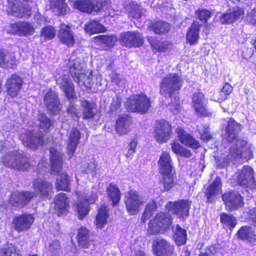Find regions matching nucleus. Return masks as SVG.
<instances>
[{"label": "nucleus", "mask_w": 256, "mask_h": 256, "mask_svg": "<svg viewBox=\"0 0 256 256\" xmlns=\"http://www.w3.org/2000/svg\"><path fill=\"white\" fill-rule=\"evenodd\" d=\"M200 28V26L198 22H194L189 28L186 38L187 42L190 45H194L197 43L199 38Z\"/></svg>", "instance_id": "nucleus-37"}, {"label": "nucleus", "mask_w": 256, "mask_h": 256, "mask_svg": "<svg viewBox=\"0 0 256 256\" xmlns=\"http://www.w3.org/2000/svg\"><path fill=\"white\" fill-rule=\"evenodd\" d=\"M96 198L97 196L96 194H92L90 196H85L84 200L78 202L76 209L79 219L82 220L86 216L89 210V204L94 203Z\"/></svg>", "instance_id": "nucleus-27"}, {"label": "nucleus", "mask_w": 256, "mask_h": 256, "mask_svg": "<svg viewBox=\"0 0 256 256\" xmlns=\"http://www.w3.org/2000/svg\"><path fill=\"white\" fill-rule=\"evenodd\" d=\"M212 12L206 9H200L198 12V19L204 23L207 22L208 20L212 16Z\"/></svg>", "instance_id": "nucleus-54"}, {"label": "nucleus", "mask_w": 256, "mask_h": 256, "mask_svg": "<svg viewBox=\"0 0 256 256\" xmlns=\"http://www.w3.org/2000/svg\"><path fill=\"white\" fill-rule=\"evenodd\" d=\"M172 223L170 215L162 212L158 214L154 219L150 220L148 232L150 234H156L168 229Z\"/></svg>", "instance_id": "nucleus-4"}, {"label": "nucleus", "mask_w": 256, "mask_h": 256, "mask_svg": "<svg viewBox=\"0 0 256 256\" xmlns=\"http://www.w3.org/2000/svg\"><path fill=\"white\" fill-rule=\"evenodd\" d=\"M157 206L154 202L152 201V202L148 204L144 212L142 214L141 220L143 222H144L146 220L150 218L153 214Z\"/></svg>", "instance_id": "nucleus-51"}, {"label": "nucleus", "mask_w": 256, "mask_h": 256, "mask_svg": "<svg viewBox=\"0 0 256 256\" xmlns=\"http://www.w3.org/2000/svg\"><path fill=\"white\" fill-rule=\"evenodd\" d=\"M108 216V212L106 206H101L98 210L96 216V226L102 229L107 223V218Z\"/></svg>", "instance_id": "nucleus-39"}, {"label": "nucleus", "mask_w": 256, "mask_h": 256, "mask_svg": "<svg viewBox=\"0 0 256 256\" xmlns=\"http://www.w3.org/2000/svg\"><path fill=\"white\" fill-rule=\"evenodd\" d=\"M50 160H63V154L54 148H52L50 150Z\"/></svg>", "instance_id": "nucleus-59"}, {"label": "nucleus", "mask_w": 256, "mask_h": 256, "mask_svg": "<svg viewBox=\"0 0 256 256\" xmlns=\"http://www.w3.org/2000/svg\"><path fill=\"white\" fill-rule=\"evenodd\" d=\"M80 106L82 108V116L84 119H90L94 117L96 114L95 104L88 100L81 101Z\"/></svg>", "instance_id": "nucleus-36"}, {"label": "nucleus", "mask_w": 256, "mask_h": 256, "mask_svg": "<svg viewBox=\"0 0 256 256\" xmlns=\"http://www.w3.org/2000/svg\"><path fill=\"white\" fill-rule=\"evenodd\" d=\"M77 239L78 245L83 248H88L93 246V238L89 230L82 226L78 232Z\"/></svg>", "instance_id": "nucleus-24"}, {"label": "nucleus", "mask_w": 256, "mask_h": 256, "mask_svg": "<svg viewBox=\"0 0 256 256\" xmlns=\"http://www.w3.org/2000/svg\"><path fill=\"white\" fill-rule=\"evenodd\" d=\"M224 90V86L222 87V90L220 92H216L212 96V98L214 101H216L219 102L220 104V106L222 108L221 105L222 102L224 101V98H222L223 94V90Z\"/></svg>", "instance_id": "nucleus-63"}, {"label": "nucleus", "mask_w": 256, "mask_h": 256, "mask_svg": "<svg viewBox=\"0 0 256 256\" xmlns=\"http://www.w3.org/2000/svg\"><path fill=\"white\" fill-rule=\"evenodd\" d=\"M8 31L13 34L20 36L32 35L35 31L33 26L28 22H18L10 24L8 28Z\"/></svg>", "instance_id": "nucleus-15"}, {"label": "nucleus", "mask_w": 256, "mask_h": 256, "mask_svg": "<svg viewBox=\"0 0 256 256\" xmlns=\"http://www.w3.org/2000/svg\"><path fill=\"white\" fill-rule=\"evenodd\" d=\"M242 127L240 124L237 122L232 118H230L225 128L226 134V140L232 142L237 139L239 132Z\"/></svg>", "instance_id": "nucleus-25"}, {"label": "nucleus", "mask_w": 256, "mask_h": 256, "mask_svg": "<svg viewBox=\"0 0 256 256\" xmlns=\"http://www.w3.org/2000/svg\"><path fill=\"white\" fill-rule=\"evenodd\" d=\"M16 65L14 56L0 49V66L3 68H12Z\"/></svg>", "instance_id": "nucleus-33"}, {"label": "nucleus", "mask_w": 256, "mask_h": 256, "mask_svg": "<svg viewBox=\"0 0 256 256\" xmlns=\"http://www.w3.org/2000/svg\"><path fill=\"white\" fill-rule=\"evenodd\" d=\"M230 155L234 158V160L237 158H245L246 160H250L253 158L252 152L248 149H246L241 152L240 148H234L230 149Z\"/></svg>", "instance_id": "nucleus-43"}, {"label": "nucleus", "mask_w": 256, "mask_h": 256, "mask_svg": "<svg viewBox=\"0 0 256 256\" xmlns=\"http://www.w3.org/2000/svg\"><path fill=\"white\" fill-rule=\"evenodd\" d=\"M85 72V70L82 68V63L80 60L76 58L72 61L70 66V73L74 80L78 82L80 78H82Z\"/></svg>", "instance_id": "nucleus-31"}, {"label": "nucleus", "mask_w": 256, "mask_h": 256, "mask_svg": "<svg viewBox=\"0 0 256 256\" xmlns=\"http://www.w3.org/2000/svg\"><path fill=\"white\" fill-rule=\"evenodd\" d=\"M58 37L60 40L68 46H72L74 43L73 34L70 28L66 25L62 24L58 32Z\"/></svg>", "instance_id": "nucleus-29"}, {"label": "nucleus", "mask_w": 256, "mask_h": 256, "mask_svg": "<svg viewBox=\"0 0 256 256\" xmlns=\"http://www.w3.org/2000/svg\"><path fill=\"white\" fill-rule=\"evenodd\" d=\"M80 139V132L79 130L76 128H72L69 132L66 147L69 158H72L74 156Z\"/></svg>", "instance_id": "nucleus-22"}, {"label": "nucleus", "mask_w": 256, "mask_h": 256, "mask_svg": "<svg viewBox=\"0 0 256 256\" xmlns=\"http://www.w3.org/2000/svg\"><path fill=\"white\" fill-rule=\"evenodd\" d=\"M41 36L45 40H50L54 38L56 36V30L54 27L49 26L43 28L41 30Z\"/></svg>", "instance_id": "nucleus-52"}, {"label": "nucleus", "mask_w": 256, "mask_h": 256, "mask_svg": "<svg viewBox=\"0 0 256 256\" xmlns=\"http://www.w3.org/2000/svg\"><path fill=\"white\" fill-rule=\"evenodd\" d=\"M3 164L12 168L25 170L30 166L29 161H2Z\"/></svg>", "instance_id": "nucleus-45"}, {"label": "nucleus", "mask_w": 256, "mask_h": 256, "mask_svg": "<svg viewBox=\"0 0 256 256\" xmlns=\"http://www.w3.org/2000/svg\"><path fill=\"white\" fill-rule=\"evenodd\" d=\"M126 106L131 112L145 114L151 106L150 99L143 94H134L128 99Z\"/></svg>", "instance_id": "nucleus-3"}, {"label": "nucleus", "mask_w": 256, "mask_h": 256, "mask_svg": "<svg viewBox=\"0 0 256 256\" xmlns=\"http://www.w3.org/2000/svg\"><path fill=\"white\" fill-rule=\"evenodd\" d=\"M37 120L39 122L40 128L44 132H48L52 124L51 120L44 113L39 114L37 116Z\"/></svg>", "instance_id": "nucleus-46"}, {"label": "nucleus", "mask_w": 256, "mask_h": 256, "mask_svg": "<svg viewBox=\"0 0 256 256\" xmlns=\"http://www.w3.org/2000/svg\"><path fill=\"white\" fill-rule=\"evenodd\" d=\"M144 11V10L140 6L136 5L132 8L130 15L134 18L138 19L141 18Z\"/></svg>", "instance_id": "nucleus-57"}, {"label": "nucleus", "mask_w": 256, "mask_h": 256, "mask_svg": "<svg viewBox=\"0 0 256 256\" xmlns=\"http://www.w3.org/2000/svg\"><path fill=\"white\" fill-rule=\"evenodd\" d=\"M8 154L10 157L14 158V159L12 158L10 160H20L24 158V152L22 150L10 152Z\"/></svg>", "instance_id": "nucleus-64"}, {"label": "nucleus", "mask_w": 256, "mask_h": 256, "mask_svg": "<svg viewBox=\"0 0 256 256\" xmlns=\"http://www.w3.org/2000/svg\"><path fill=\"white\" fill-rule=\"evenodd\" d=\"M36 196V194L29 191L16 192H13L9 198L10 204L17 208L25 206Z\"/></svg>", "instance_id": "nucleus-13"}, {"label": "nucleus", "mask_w": 256, "mask_h": 256, "mask_svg": "<svg viewBox=\"0 0 256 256\" xmlns=\"http://www.w3.org/2000/svg\"><path fill=\"white\" fill-rule=\"evenodd\" d=\"M121 102V98L118 97L114 98L111 104L110 110L112 112L118 111L120 106Z\"/></svg>", "instance_id": "nucleus-62"}, {"label": "nucleus", "mask_w": 256, "mask_h": 256, "mask_svg": "<svg viewBox=\"0 0 256 256\" xmlns=\"http://www.w3.org/2000/svg\"><path fill=\"white\" fill-rule=\"evenodd\" d=\"M236 235L242 240L252 243L256 242V232L252 226L246 225L241 226L237 231Z\"/></svg>", "instance_id": "nucleus-28"}, {"label": "nucleus", "mask_w": 256, "mask_h": 256, "mask_svg": "<svg viewBox=\"0 0 256 256\" xmlns=\"http://www.w3.org/2000/svg\"><path fill=\"white\" fill-rule=\"evenodd\" d=\"M116 130L120 134H127L130 130L131 118L128 114L119 117L116 122Z\"/></svg>", "instance_id": "nucleus-32"}, {"label": "nucleus", "mask_w": 256, "mask_h": 256, "mask_svg": "<svg viewBox=\"0 0 256 256\" xmlns=\"http://www.w3.org/2000/svg\"><path fill=\"white\" fill-rule=\"evenodd\" d=\"M176 242L178 245H182L186 243V230L177 225L175 232Z\"/></svg>", "instance_id": "nucleus-48"}, {"label": "nucleus", "mask_w": 256, "mask_h": 256, "mask_svg": "<svg viewBox=\"0 0 256 256\" xmlns=\"http://www.w3.org/2000/svg\"><path fill=\"white\" fill-rule=\"evenodd\" d=\"M244 14V10L240 8H238L228 14L225 13V24L234 22Z\"/></svg>", "instance_id": "nucleus-49"}, {"label": "nucleus", "mask_w": 256, "mask_h": 256, "mask_svg": "<svg viewBox=\"0 0 256 256\" xmlns=\"http://www.w3.org/2000/svg\"><path fill=\"white\" fill-rule=\"evenodd\" d=\"M222 184L219 177H216V179L209 186L205 191V196L207 198V202L212 203L216 199L218 198L221 196L222 200L224 201V194H222Z\"/></svg>", "instance_id": "nucleus-16"}, {"label": "nucleus", "mask_w": 256, "mask_h": 256, "mask_svg": "<svg viewBox=\"0 0 256 256\" xmlns=\"http://www.w3.org/2000/svg\"><path fill=\"white\" fill-rule=\"evenodd\" d=\"M120 44L126 47H140L144 43L142 34L138 31L122 32L118 38Z\"/></svg>", "instance_id": "nucleus-7"}, {"label": "nucleus", "mask_w": 256, "mask_h": 256, "mask_svg": "<svg viewBox=\"0 0 256 256\" xmlns=\"http://www.w3.org/2000/svg\"><path fill=\"white\" fill-rule=\"evenodd\" d=\"M60 244L58 241L56 240L50 244L49 250L54 255H56L60 251Z\"/></svg>", "instance_id": "nucleus-60"}, {"label": "nucleus", "mask_w": 256, "mask_h": 256, "mask_svg": "<svg viewBox=\"0 0 256 256\" xmlns=\"http://www.w3.org/2000/svg\"><path fill=\"white\" fill-rule=\"evenodd\" d=\"M0 256H22L20 250L12 244H8L0 250ZM29 256H38V254Z\"/></svg>", "instance_id": "nucleus-44"}, {"label": "nucleus", "mask_w": 256, "mask_h": 256, "mask_svg": "<svg viewBox=\"0 0 256 256\" xmlns=\"http://www.w3.org/2000/svg\"><path fill=\"white\" fill-rule=\"evenodd\" d=\"M243 197L238 192L225 193V206L228 210H237L244 206Z\"/></svg>", "instance_id": "nucleus-19"}, {"label": "nucleus", "mask_w": 256, "mask_h": 256, "mask_svg": "<svg viewBox=\"0 0 256 256\" xmlns=\"http://www.w3.org/2000/svg\"><path fill=\"white\" fill-rule=\"evenodd\" d=\"M20 138L23 144L32 149H37L39 146L44 144V137L40 132L28 130L21 134Z\"/></svg>", "instance_id": "nucleus-6"}, {"label": "nucleus", "mask_w": 256, "mask_h": 256, "mask_svg": "<svg viewBox=\"0 0 256 256\" xmlns=\"http://www.w3.org/2000/svg\"><path fill=\"white\" fill-rule=\"evenodd\" d=\"M124 202L128 213L134 215L138 212L143 204L142 198L134 190H130L125 195Z\"/></svg>", "instance_id": "nucleus-8"}, {"label": "nucleus", "mask_w": 256, "mask_h": 256, "mask_svg": "<svg viewBox=\"0 0 256 256\" xmlns=\"http://www.w3.org/2000/svg\"><path fill=\"white\" fill-rule=\"evenodd\" d=\"M84 29L86 32L89 33L90 34L103 32L106 30L103 25L95 20H91L86 24Z\"/></svg>", "instance_id": "nucleus-38"}, {"label": "nucleus", "mask_w": 256, "mask_h": 256, "mask_svg": "<svg viewBox=\"0 0 256 256\" xmlns=\"http://www.w3.org/2000/svg\"><path fill=\"white\" fill-rule=\"evenodd\" d=\"M198 130L200 134L201 139L204 142H208L212 138V136L209 132V126L204 124L202 127L198 126Z\"/></svg>", "instance_id": "nucleus-53"}, {"label": "nucleus", "mask_w": 256, "mask_h": 256, "mask_svg": "<svg viewBox=\"0 0 256 256\" xmlns=\"http://www.w3.org/2000/svg\"><path fill=\"white\" fill-rule=\"evenodd\" d=\"M44 106L49 114L52 115L58 114L62 108V104L56 93L50 90L44 96Z\"/></svg>", "instance_id": "nucleus-11"}, {"label": "nucleus", "mask_w": 256, "mask_h": 256, "mask_svg": "<svg viewBox=\"0 0 256 256\" xmlns=\"http://www.w3.org/2000/svg\"><path fill=\"white\" fill-rule=\"evenodd\" d=\"M159 172L162 176L164 190H168L174 184V170L170 161H158Z\"/></svg>", "instance_id": "nucleus-10"}, {"label": "nucleus", "mask_w": 256, "mask_h": 256, "mask_svg": "<svg viewBox=\"0 0 256 256\" xmlns=\"http://www.w3.org/2000/svg\"><path fill=\"white\" fill-rule=\"evenodd\" d=\"M34 221V217L32 214H23L14 218L12 224L15 230L21 232L30 228Z\"/></svg>", "instance_id": "nucleus-20"}, {"label": "nucleus", "mask_w": 256, "mask_h": 256, "mask_svg": "<svg viewBox=\"0 0 256 256\" xmlns=\"http://www.w3.org/2000/svg\"><path fill=\"white\" fill-rule=\"evenodd\" d=\"M192 98V104L196 114L200 116H207L204 94L202 92H196L193 94Z\"/></svg>", "instance_id": "nucleus-26"}, {"label": "nucleus", "mask_w": 256, "mask_h": 256, "mask_svg": "<svg viewBox=\"0 0 256 256\" xmlns=\"http://www.w3.org/2000/svg\"><path fill=\"white\" fill-rule=\"evenodd\" d=\"M94 39L100 44H104L110 48L114 45L116 42L118 40V38L114 35H100L96 36Z\"/></svg>", "instance_id": "nucleus-41"}, {"label": "nucleus", "mask_w": 256, "mask_h": 256, "mask_svg": "<svg viewBox=\"0 0 256 256\" xmlns=\"http://www.w3.org/2000/svg\"><path fill=\"white\" fill-rule=\"evenodd\" d=\"M56 82L60 88L64 92L66 97L70 100L68 112L70 114L72 118L78 121L81 116L80 110L78 106L74 102V100L77 99L74 90V84L70 80L68 76L64 75L58 78Z\"/></svg>", "instance_id": "nucleus-1"}, {"label": "nucleus", "mask_w": 256, "mask_h": 256, "mask_svg": "<svg viewBox=\"0 0 256 256\" xmlns=\"http://www.w3.org/2000/svg\"><path fill=\"white\" fill-rule=\"evenodd\" d=\"M10 6L11 12L16 16L26 18L30 15V8L27 4H12Z\"/></svg>", "instance_id": "nucleus-35"}, {"label": "nucleus", "mask_w": 256, "mask_h": 256, "mask_svg": "<svg viewBox=\"0 0 256 256\" xmlns=\"http://www.w3.org/2000/svg\"><path fill=\"white\" fill-rule=\"evenodd\" d=\"M191 202L188 200H180L177 202H169L166 207L178 217L188 216L189 214Z\"/></svg>", "instance_id": "nucleus-14"}, {"label": "nucleus", "mask_w": 256, "mask_h": 256, "mask_svg": "<svg viewBox=\"0 0 256 256\" xmlns=\"http://www.w3.org/2000/svg\"><path fill=\"white\" fill-rule=\"evenodd\" d=\"M152 249L156 256H170L174 251L173 246L161 238H158L154 240Z\"/></svg>", "instance_id": "nucleus-18"}, {"label": "nucleus", "mask_w": 256, "mask_h": 256, "mask_svg": "<svg viewBox=\"0 0 256 256\" xmlns=\"http://www.w3.org/2000/svg\"><path fill=\"white\" fill-rule=\"evenodd\" d=\"M238 184L245 188H254L256 186V181L254 178V171L248 166H244L236 178Z\"/></svg>", "instance_id": "nucleus-12"}, {"label": "nucleus", "mask_w": 256, "mask_h": 256, "mask_svg": "<svg viewBox=\"0 0 256 256\" xmlns=\"http://www.w3.org/2000/svg\"><path fill=\"white\" fill-rule=\"evenodd\" d=\"M68 198L63 192L60 193L54 198L55 206L60 212L66 210L68 206Z\"/></svg>", "instance_id": "nucleus-40"}, {"label": "nucleus", "mask_w": 256, "mask_h": 256, "mask_svg": "<svg viewBox=\"0 0 256 256\" xmlns=\"http://www.w3.org/2000/svg\"><path fill=\"white\" fill-rule=\"evenodd\" d=\"M237 224V220L234 216L228 215L225 213V224L230 232L232 230Z\"/></svg>", "instance_id": "nucleus-55"}, {"label": "nucleus", "mask_w": 256, "mask_h": 256, "mask_svg": "<svg viewBox=\"0 0 256 256\" xmlns=\"http://www.w3.org/2000/svg\"><path fill=\"white\" fill-rule=\"evenodd\" d=\"M108 194L113 205L118 204L120 200L121 193L119 188L114 184H110L107 188Z\"/></svg>", "instance_id": "nucleus-42"}, {"label": "nucleus", "mask_w": 256, "mask_h": 256, "mask_svg": "<svg viewBox=\"0 0 256 256\" xmlns=\"http://www.w3.org/2000/svg\"><path fill=\"white\" fill-rule=\"evenodd\" d=\"M92 76L89 74L86 76L84 73L82 78L79 79L78 82H76L78 86H84L86 88H89L91 86Z\"/></svg>", "instance_id": "nucleus-56"}, {"label": "nucleus", "mask_w": 256, "mask_h": 256, "mask_svg": "<svg viewBox=\"0 0 256 256\" xmlns=\"http://www.w3.org/2000/svg\"><path fill=\"white\" fill-rule=\"evenodd\" d=\"M172 151L175 154L182 157L188 158L192 155V154L190 150L186 148H184L180 144L176 142H174L172 144Z\"/></svg>", "instance_id": "nucleus-47"}, {"label": "nucleus", "mask_w": 256, "mask_h": 256, "mask_svg": "<svg viewBox=\"0 0 256 256\" xmlns=\"http://www.w3.org/2000/svg\"><path fill=\"white\" fill-rule=\"evenodd\" d=\"M179 140L184 144L192 148L196 149L200 146L198 141L182 128L176 129Z\"/></svg>", "instance_id": "nucleus-30"}, {"label": "nucleus", "mask_w": 256, "mask_h": 256, "mask_svg": "<svg viewBox=\"0 0 256 256\" xmlns=\"http://www.w3.org/2000/svg\"><path fill=\"white\" fill-rule=\"evenodd\" d=\"M51 4L58 10L59 14L65 15L70 10L65 0H52Z\"/></svg>", "instance_id": "nucleus-50"}, {"label": "nucleus", "mask_w": 256, "mask_h": 256, "mask_svg": "<svg viewBox=\"0 0 256 256\" xmlns=\"http://www.w3.org/2000/svg\"><path fill=\"white\" fill-rule=\"evenodd\" d=\"M150 30L152 31L156 34H163L168 32L170 24L164 21H151L148 26Z\"/></svg>", "instance_id": "nucleus-34"}, {"label": "nucleus", "mask_w": 256, "mask_h": 256, "mask_svg": "<svg viewBox=\"0 0 256 256\" xmlns=\"http://www.w3.org/2000/svg\"><path fill=\"white\" fill-rule=\"evenodd\" d=\"M183 80L178 74L170 73L162 78L160 83V92L166 98H171L182 86Z\"/></svg>", "instance_id": "nucleus-2"}, {"label": "nucleus", "mask_w": 256, "mask_h": 256, "mask_svg": "<svg viewBox=\"0 0 256 256\" xmlns=\"http://www.w3.org/2000/svg\"><path fill=\"white\" fill-rule=\"evenodd\" d=\"M170 124L164 120L156 121L154 130V138L159 143L166 142L172 134Z\"/></svg>", "instance_id": "nucleus-9"}, {"label": "nucleus", "mask_w": 256, "mask_h": 256, "mask_svg": "<svg viewBox=\"0 0 256 256\" xmlns=\"http://www.w3.org/2000/svg\"><path fill=\"white\" fill-rule=\"evenodd\" d=\"M23 84L22 78L18 74H13L8 78L6 84V91L12 98L16 97Z\"/></svg>", "instance_id": "nucleus-17"}, {"label": "nucleus", "mask_w": 256, "mask_h": 256, "mask_svg": "<svg viewBox=\"0 0 256 256\" xmlns=\"http://www.w3.org/2000/svg\"><path fill=\"white\" fill-rule=\"evenodd\" d=\"M147 40L152 48L158 51L162 50V48L160 42L157 40L156 37L148 36Z\"/></svg>", "instance_id": "nucleus-58"}, {"label": "nucleus", "mask_w": 256, "mask_h": 256, "mask_svg": "<svg viewBox=\"0 0 256 256\" xmlns=\"http://www.w3.org/2000/svg\"><path fill=\"white\" fill-rule=\"evenodd\" d=\"M32 188L42 196L48 198L52 193V186L51 183L42 178L34 180L32 182Z\"/></svg>", "instance_id": "nucleus-23"}, {"label": "nucleus", "mask_w": 256, "mask_h": 256, "mask_svg": "<svg viewBox=\"0 0 256 256\" xmlns=\"http://www.w3.org/2000/svg\"><path fill=\"white\" fill-rule=\"evenodd\" d=\"M254 53V51L252 48L244 46L242 48V56L244 59L248 60L250 58L253 56Z\"/></svg>", "instance_id": "nucleus-61"}, {"label": "nucleus", "mask_w": 256, "mask_h": 256, "mask_svg": "<svg viewBox=\"0 0 256 256\" xmlns=\"http://www.w3.org/2000/svg\"><path fill=\"white\" fill-rule=\"evenodd\" d=\"M51 165V173L58 174L56 186L58 190H69L70 180L66 174L61 170L62 161H50Z\"/></svg>", "instance_id": "nucleus-5"}, {"label": "nucleus", "mask_w": 256, "mask_h": 256, "mask_svg": "<svg viewBox=\"0 0 256 256\" xmlns=\"http://www.w3.org/2000/svg\"><path fill=\"white\" fill-rule=\"evenodd\" d=\"M74 6L75 8L88 14H91L92 12L97 13L102 8V2H97L94 4L88 0H76Z\"/></svg>", "instance_id": "nucleus-21"}]
</instances>
